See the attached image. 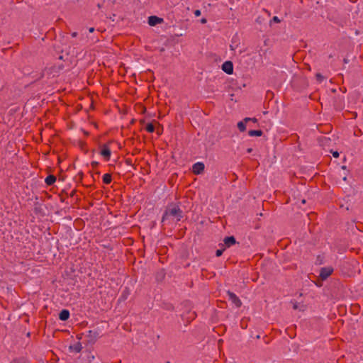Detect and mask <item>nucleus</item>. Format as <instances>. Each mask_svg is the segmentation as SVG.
<instances>
[{
    "label": "nucleus",
    "mask_w": 363,
    "mask_h": 363,
    "mask_svg": "<svg viewBox=\"0 0 363 363\" xmlns=\"http://www.w3.org/2000/svg\"><path fill=\"white\" fill-rule=\"evenodd\" d=\"M333 272V269L331 267H323L320 270V277L322 280L326 279Z\"/></svg>",
    "instance_id": "obj_1"
},
{
    "label": "nucleus",
    "mask_w": 363,
    "mask_h": 363,
    "mask_svg": "<svg viewBox=\"0 0 363 363\" xmlns=\"http://www.w3.org/2000/svg\"><path fill=\"white\" fill-rule=\"evenodd\" d=\"M163 22V18H160L156 16H151L148 18V24L150 26H155L158 24H160Z\"/></svg>",
    "instance_id": "obj_2"
},
{
    "label": "nucleus",
    "mask_w": 363,
    "mask_h": 363,
    "mask_svg": "<svg viewBox=\"0 0 363 363\" xmlns=\"http://www.w3.org/2000/svg\"><path fill=\"white\" fill-rule=\"evenodd\" d=\"M222 69H223V71H224L225 73H227L228 74H233V63L230 61H225L222 65Z\"/></svg>",
    "instance_id": "obj_3"
},
{
    "label": "nucleus",
    "mask_w": 363,
    "mask_h": 363,
    "mask_svg": "<svg viewBox=\"0 0 363 363\" xmlns=\"http://www.w3.org/2000/svg\"><path fill=\"white\" fill-rule=\"evenodd\" d=\"M204 169V164L203 162H198L193 164L192 171L194 174H199Z\"/></svg>",
    "instance_id": "obj_4"
},
{
    "label": "nucleus",
    "mask_w": 363,
    "mask_h": 363,
    "mask_svg": "<svg viewBox=\"0 0 363 363\" xmlns=\"http://www.w3.org/2000/svg\"><path fill=\"white\" fill-rule=\"evenodd\" d=\"M228 296L229 300L235 304L237 307H239L241 306V301L239 299V298L233 293L232 292H228Z\"/></svg>",
    "instance_id": "obj_5"
},
{
    "label": "nucleus",
    "mask_w": 363,
    "mask_h": 363,
    "mask_svg": "<svg viewBox=\"0 0 363 363\" xmlns=\"http://www.w3.org/2000/svg\"><path fill=\"white\" fill-rule=\"evenodd\" d=\"M145 129L149 133H152L155 131V130H157V134H160L159 127L156 128L154 123H147L145 125Z\"/></svg>",
    "instance_id": "obj_6"
},
{
    "label": "nucleus",
    "mask_w": 363,
    "mask_h": 363,
    "mask_svg": "<svg viewBox=\"0 0 363 363\" xmlns=\"http://www.w3.org/2000/svg\"><path fill=\"white\" fill-rule=\"evenodd\" d=\"M101 155L106 160H108L111 156V150L108 147H104L101 151Z\"/></svg>",
    "instance_id": "obj_7"
},
{
    "label": "nucleus",
    "mask_w": 363,
    "mask_h": 363,
    "mask_svg": "<svg viewBox=\"0 0 363 363\" xmlns=\"http://www.w3.org/2000/svg\"><path fill=\"white\" fill-rule=\"evenodd\" d=\"M235 239L233 236H230V237H226L225 239H224V244L227 246V247H230L231 245H234L235 243Z\"/></svg>",
    "instance_id": "obj_8"
},
{
    "label": "nucleus",
    "mask_w": 363,
    "mask_h": 363,
    "mask_svg": "<svg viewBox=\"0 0 363 363\" xmlns=\"http://www.w3.org/2000/svg\"><path fill=\"white\" fill-rule=\"evenodd\" d=\"M69 317V312L67 310H62L59 315L61 320H67Z\"/></svg>",
    "instance_id": "obj_9"
},
{
    "label": "nucleus",
    "mask_w": 363,
    "mask_h": 363,
    "mask_svg": "<svg viewBox=\"0 0 363 363\" xmlns=\"http://www.w3.org/2000/svg\"><path fill=\"white\" fill-rule=\"evenodd\" d=\"M179 211V208L175 207V206H173V207H170L167 213H166V216H174L177 214V212Z\"/></svg>",
    "instance_id": "obj_10"
},
{
    "label": "nucleus",
    "mask_w": 363,
    "mask_h": 363,
    "mask_svg": "<svg viewBox=\"0 0 363 363\" xmlns=\"http://www.w3.org/2000/svg\"><path fill=\"white\" fill-rule=\"evenodd\" d=\"M248 134L251 137L261 136L262 135V131L260 130H250L248 132Z\"/></svg>",
    "instance_id": "obj_11"
},
{
    "label": "nucleus",
    "mask_w": 363,
    "mask_h": 363,
    "mask_svg": "<svg viewBox=\"0 0 363 363\" xmlns=\"http://www.w3.org/2000/svg\"><path fill=\"white\" fill-rule=\"evenodd\" d=\"M56 179L54 176L50 175L46 177L45 182L48 185H52L55 182Z\"/></svg>",
    "instance_id": "obj_12"
},
{
    "label": "nucleus",
    "mask_w": 363,
    "mask_h": 363,
    "mask_svg": "<svg viewBox=\"0 0 363 363\" xmlns=\"http://www.w3.org/2000/svg\"><path fill=\"white\" fill-rule=\"evenodd\" d=\"M188 316L186 317L188 321H190L191 320H193L196 317V313L194 311H191V309L186 310Z\"/></svg>",
    "instance_id": "obj_13"
},
{
    "label": "nucleus",
    "mask_w": 363,
    "mask_h": 363,
    "mask_svg": "<svg viewBox=\"0 0 363 363\" xmlns=\"http://www.w3.org/2000/svg\"><path fill=\"white\" fill-rule=\"evenodd\" d=\"M103 182L108 184L111 182V176L109 174H105L103 175Z\"/></svg>",
    "instance_id": "obj_14"
},
{
    "label": "nucleus",
    "mask_w": 363,
    "mask_h": 363,
    "mask_svg": "<svg viewBox=\"0 0 363 363\" xmlns=\"http://www.w3.org/2000/svg\"><path fill=\"white\" fill-rule=\"evenodd\" d=\"M238 128L241 132H243L246 130V123L242 121H240L238 123Z\"/></svg>",
    "instance_id": "obj_15"
},
{
    "label": "nucleus",
    "mask_w": 363,
    "mask_h": 363,
    "mask_svg": "<svg viewBox=\"0 0 363 363\" xmlns=\"http://www.w3.org/2000/svg\"><path fill=\"white\" fill-rule=\"evenodd\" d=\"M316 79L319 82H321L324 79V77L318 73L316 74Z\"/></svg>",
    "instance_id": "obj_16"
},
{
    "label": "nucleus",
    "mask_w": 363,
    "mask_h": 363,
    "mask_svg": "<svg viewBox=\"0 0 363 363\" xmlns=\"http://www.w3.org/2000/svg\"><path fill=\"white\" fill-rule=\"evenodd\" d=\"M11 363H28V362L23 359H16L13 361Z\"/></svg>",
    "instance_id": "obj_17"
},
{
    "label": "nucleus",
    "mask_w": 363,
    "mask_h": 363,
    "mask_svg": "<svg viewBox=\"0 0 363 363\" xmlns=\"http://www.w3.org/2000/svg\"><path fill=\"white\" fill-rule=\"evenodd\" d=\"M223 251H224V249L217 250L216 252V255L217 257H220L223 254Z\"/></svg>",
    "instance_id": "obj_18"
},
{
    "label": "nucleus",
    "mask_w": 363,
    "mask_h": 363,
    "mask_svg": "<svg viewBox=\"0 0 363 363\" xmlns=\"http://www.w3.org/2000/svg\"><path fill=\"white\" fill-rule=\"evenodd\" d=\"M252 121L254 122H256V118H245L242 121H244L245 123H247L248 121Z\"/></svg>",
    "instance_id": "obj_19"
},
{
    "label": "nucleus",
    "mask_w": 363,
    "mask_h": 363,
    "mask_svg": "<svg viewBox=\"0 0 363 363\" xmlns=\"http://www.w3.org/2000/svg\"><path fill=\"white\" fill-rule=\"evenodd\" d=\"M272 21L275 22V23H279L280 20L279 19V18L277 16H274Z\"/></svg>",
    "instance_id": "obj_20"
},
{
    "label": "nucleus",
    "mask_w": 363,
    "mask_h": 363,
    "mask_svg": "<svg viewBox=\"0 0 363 363\" xmlns=\"http://www.w3.org/2000/svg\"><path fill=\"white\" fill-rule=\"evenodd\" d=\"M333 156L335 158L338 157H339V153H338V152H337V151L333 152Z\"/></svg>",
    "instance_id": "obj_21"
},
{
    "label": "nucleus",
    "mask_w": 363,
    "mask_h": 363,
    "mask_svg": "<svg viewBox=\"0 0 363 363\" xmlns=\"http://www.w3.org/2000/svg\"><path fill=\"white\" fill-rule=\"evenodd\" d=\"M194 14H195V16H200V15H201V11H200V10H198V9H197V10H196V11H194Z\"/></svg>",
    "instance_id": "obj_22"
},
{
    "label": "nucleus",
    "mask_w": 363,
    "mask_h": 363,
    "mask_svg": "<svg viewBox=\"0 0 363 363\" xmlns=\"http://www.w3.org/2000/svg\"><path fill=\"white\" fill-rule=\"evenodd\" d=\"M200 22L202 23V24H204L207 22V20L206 18H202L201 20H200Z\"/></svg>",
    "instance_id": "obj_23"
},
{
    "label": "nucleus",
    "mask_w": 363,
    "mask_h": 363,
    "mask_svg": "<svg viewBox=\"0 0 363 363\" xmlns=\"http://www.w3.org/2000/svg\"><path fill=\"white\" fill-rule=\"evenodd\" d=\"M252 148H248V149L247 150V152L248 153L252 152Z\"/></svg>",
    "instance_id": "obj_24"
},
{
    "label": "nucleus",
    "mask_w": 363,
    "mask_h": 363,
    "mask_svg": "<svg viewBox=\"0 0 363 363\" xmlns=\"http://www.w3.org/2000/svg\"><path fill=\"white\" fill-rule=\"evenodd\" d=\"M94 28H89V32L92 33L94 31Z\"/></svg>",
    "instance_id": "obj_25"
},
{
    "label": "nucleus",
    "mask_w": 363,
    "mask_h": 363,
    "mask_svg": "<svg viewBox=\"0 0 363 363\" xmlns=\"http://www.w3.org/2000/svg\"><path fill=\"white\" fill-rule=\"evenodd\" d=\"M230 48H231V50H234V48L233 47V45H230Z\"/></svg>",
    "instance_id": "obj_26"
},
{
    "label": "nucleus",
    "mask_w": 363,
    "mask_h": 363,
    "mask_svg": "<svg viewBox=\"0 0 363 363\" xmlns=\"http://www.w3.org/2000/svg\"><path fill=\"white\" fill-rule=\"evenodd\" d=\"M294 308H297V306L295 304V305L294 306Z\"/></svg>",
    "instance_id": "obj_27"
},
{
    "label": "nucleus",
    "mask_w": 363,
    "mask_h": 363,
    "mask_svg": "<svg viewBox=\"0 0 363 363\" xmlns=\"http://www.w3.org/2000/svg\"><path fill=\"white\" fill-rule=\"evenodd\" d=\"M189 303H187V302H186V303H185V305H186V306H187V305L189 306Z\"/></svg>",
    "instance_id": "obj_28"
}]
</instances>
